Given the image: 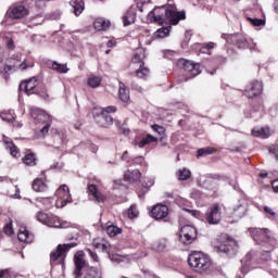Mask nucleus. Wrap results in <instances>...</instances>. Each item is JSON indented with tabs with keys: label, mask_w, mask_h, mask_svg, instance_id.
I'll return each instance as SVG.
<instances>
[{
	"label": "nucleus",
	"mask_w": 278,
	"mask_h": 278,
	"mask_svg": "<svg viewBox=\"0 0 278 278\" xmlns=\"http://www.w3.org/2000/svg\"><path fill=\"white\" fill-rule=\"evenodd\" d=\"M247 214V207L239 205L238 208H233V213L229 215V218H233L236 216L237 218H242Z\"/></svg>",
	"instance_id": "72a5a7b5"
},
{
	"label": "nucleus",
	"mask_w": 278,
	"mask_h": 278,
	"mask_svg": "<svg viewBox=\"0 0 278 278\" xmlns=\"http://www.w3.org/2000/svg\"><path fill=\"white\" fill-rule=\"evenodd\" d=\"M97 123H99L100 127H110L114 119L110 115H99L97 116Z\"/></svg>",
	"instance_id": "bb28decb"
},
{
	"label": "nucleus",
	"mask_w": 278,
	"mask_h": 278,
	"mask_svg": "<svg viewBox=\"0 0 278 278\" xmlns=\"http://www.w3.org/2000/svg\"><path fill=\"white\" fill-rule=\"evenodd\" d=\"M269 153H271L273 157H275V160H278V150H270L269 149Z\"/></svg>",
	"instance_id": "6e6d98bb"
},
{
	"label": "nucleus",
	"mask_w": 278,
	"mask_h": 278,
	"mask_svg": "<svg viewBox=\"0 0 278 278\" xmlns=\"http://www.w3.org/2000/svg\"><path fill=\"white\" fill-rule=\"evenodd\" d=\"M205 220L208 225H218L223 220V211L218 204H214L211 211L206 213Z\"/></svg>",
	"instance_id": "6e6552de"
},
{
	"label": "nucleus",
	"mask_w": 278,
	"mask_h": 278,
	"mask_svg": "<svg viewBox=\"0 0 278 278\" xmlns=\"http://www.w3.org/2000/svg\"><path fill=\"white\" fill-rule=\"evenodd\" d=\"M33 190L35 192H47V182L40 178L35 179L33 181Z\"/></svg>",
	"instance_id": "a878e982"
},
{
	"label": "nucleus",
	"mask_w": 278,
	"mask_h": 278,
	"mask_svg": "<svg viewBox=\"0 0 278 278\" xmlns=\"http://www.w3.org/2000/svg\"><path fill=\"white\" fill-rule=\"evenodd\" d=\"M20 242H25L26 244H31L34 242V235L27 230L26 227H21L17 235Z\"/></svg>",
	"instance_id": "a211bd4d"
},
{
	"label": "nucleus",
	"mask_w": 278,
	"mask_h": 278,
	"mask_svg": "<svg viewBox=\"0 0 278 278\" xmlns=\"http://www.w3.org/2000/svg\"><path fill=\"white\" fill-rule=\"evenodd\" d=\"M126 177L129 179V181H138V179H140V170L135 169L131 172H128V174H126Z\"/></svg>",
	"instance_id": "79ce46f5"
},
{
	"label": "nucleus",
	"mask_w": 278,
	"mask_h": 278,
	"mask_svg": "<svg viewBox=\"0 0 278 278\" xmlns=\"http://www.w3.org/2000/svg\"><path fill=\"white\" fill-rule=\"evenodd\" d=\"M37 220L42 223V225H47V227H52L54 229H68V227H73L71 222L64 220L56 215H48L46 213H37Z\"/></svg>",
	"instance_id": "f03ea898"
},
{
	"label": "nucleus",
	"mask_w": 278,
	"mask_h": 278,
	"mask_svg": "<svg viewBox=\"0 0 278 278\" xmlns=\"http://www.w3.org/2000/svg\"><path fill=\"white\" fill-rule=\"evenodd\" d=\"M47 1L48 0H35V5L39 10H42V8H45V5H47Z\"/></svg>",
	"instance_id": "09e8293b"
},
{
	"label": "nucleus",
	"mask_w": 278,
	"mask_h": 278,
	"mask_svg": "<svg viewBox=\"0 0 278 278\" xmlns=\"http://www.w3.org/2000/svg\"><path fill=\"white\" fill-rule=\"evenodd\" d=\"M169 34H170V27H163V28H159L154 33V37L155 38H167V36H169Z\"/></svg>",
	"instance_id": "c9c22d12"
},
{
	"label": "nucleus",
	"mask_w": 278,
	"mask_h": 278,
	"mask_svg": "<svg viewBox=\"0 0 278 278\" xmlns=\"http://www.w3.org/2000/svg\"><path fill=\"white\" fill-rule=\"evenodd\" d=\"M70 5L73 8L76 16H79V14L85 10L84 0H71Z\"/></svg>",
	"instance_id": "4be33fe9"
},
{
	"label": "nucleus",
	"mask_w": 278,
	"mask_h": 278,
	"mask_svg": "<svg viewBox=\"0 0 278 278\" xmlns=\"http://www.w3.org/2000/svg\"><path fill=\"white\" fill-rule=\"evenodd\" d=\"M249 21L252 25H254V27H262V25H266V22H264V20L261 18L249 17Z\"/></svg>",
	"instance_id": "c03bdc74"
},
{
	"label": "nucleus",
	"mask_w": 278,
	"mask_h": 278,
	"mask_svg": "<svg viewBox=\"0 0 278 278\" xmlns=\"http://www.w3.org/2000/svg\"><path fill=\"white\" fill-rule=\"evenodd\" d=\"M264 210H265L266 214H269V216H273V217L277 216V213H275V212L273 211V208H270V207H268V206H265Z\"/></svg>",
	"instance_id": "603ef678"
},
{
	"label": "nucleus",
	"mask_w": 278,
	"mask_h": 278,
	"mask_svg": "<svg viewBox=\"0 0 278 278\" xmlns=\"http://www.w3.org/2000/svg\"><path fill=\"white\" fill-rule=\"evenodd\" d=\"M151 129H153V131H156V134L161 136V140H164V138H166V128H164L163 126L154 124L151 126Z\"/></svg>",
	"instance_id": "ea45409f"
},
{
	"label": "nucleus",
	"mask_w": 278,
	"mask_h": 278,
	"mask_svg": "<svg viewBox=\"0 0 278 278\" xmlns=\"http://www.w3.org/2000/svg\"><path fill=\"white\" fill-rule=\"evenodd\" d=\"M88 253L91 255L94 262H99V256L97 255V253L92 252V250H88Z\"/></svg>",
	"instance_id": "864d4df0"
},
{
	"label": "nucleus",
	"mask_w": 278,
	"mask_h": 278,
	"mask_svg": "<svg viewBox=\"0 0 278 278\" xmlns=\"http://www.w3.org/2000/svg\"><path fill=\"white\" fill-rule=\"evenodd\" d=\"M23 162L26 166H36V156H34V154H26Z\"/></svg>",
	"instance_id": "a19ab883"
},
{
	"label": "nucleus",
	"mask_w": 278,
	"mask_h": 278,
	"mask_svg": "<svg viewBox=\"0 0 278 278\" xmlns=\"http://www.w3.org/2000/svg\"><path fill=\"white\" fill-rule=\"evenodd\" d=\"M1 51H3V49L0 48V53H1Z\"/></svg>",
	"instance_id": "338daca9"
},
{
	"label": "nucleus",
	"mask_w": 278,
	"mask_h": 278,
	"mask_svg": "<svg viewBox=\"0 0 278 278\" xmlns=\"http://www.w3.org/2000/svg\"><path fill=\"white\" fill-rule=\"evenodd\" d=\"M212 153H216V149L215 148H202L200 150H198V154L197 157H203V155H212Z\"/></svg>",
	"instance_id": "58836bf2"
},
{
	"label": "nucleus",
	"mask_w": 278,
	"mask_h": 278,
	"mask_svg": "<svg viewBox=\"0 0 278 278\" xmlns=\"http://www.w3.org/2000/svg\"><path fill=\"white\" fill-rule=\"evenodd\" d=\"M114 112H116V109L114 106H106L104 109L96 108L93 110V115L94 116H99V115L108 116V114H114Z\"/></svg>",
	"instance_id": "cd10ccee"
},
{
	"label": "nucleus",
	"mask_w": 278,
	"mask_h": 278,
	"mask_svg": "<svg viewBox=\"0 0 278 278\" xmlns=\"http://www.w3.org/2000/svg\"><path fill=\"white\" fill-rule=\"evenodd\" d=\"M20 62H21L20 59H17V60L16 59H10L9 64H11V65L4 66V72L10 73V71L12 68H22V71H25V68H27V65L18 64Z\"/></svg>",
	"instance_id": "b1692460"
},
{
	"label": "nucleus",
	"mask_w": 278,
	"mask_h": 278,
	"mask_svg": "<svg viewBox=\"0 0 278 278\" xmlns=\"http://www.w3.org/2000/svg\"><path fill=\"white\" fill-rule=\"evenodd\" d=\"M238 247V243L232 238H226L219 242L217 250L219 253H229Z\"/></svg>",
	"instance_id": "ddd939ff"
},
{
	"label": "nucleus",
	"mask_w": 278,
	"mask_h": 278,
	"mask_svg": "<svg viewBox=\"0 0 278 278\" xmlns=\"http://www.w3.org/2000/svg\"><path fill=\"white\" fill-rule=\"evenodd\" d=\"M74 262L76 266L74 275L76 276V278H79L81 277V268L86 266V254H84L83 252L76 253L74 256Z\"/></svg>",
	"instance_id": "4468645a"
},
{
	"label": "nucleus",
	"mask_w": 278,
	"mask_h": 278,
	"mask_svg": "<svg viewBox=\"0 0 278 278\" xmlns=\"http://www.w3.org/2000/svg\"><path fill=\"white\" fill-rule=\"evenodd\" d=\"M178 179L179 181H187V179H190L192 177V172H190V169L188 168H181L178 169Z\"/></svg>",
	"instance_id": "7c9ffc66"
},
{
	"label": "nucleus",
	"mask_w": 278,
	"mask_h": 278,
	"mask_svg": "<svg viewBox=\"0 0 278 278\" xmlns=\"http://www.w3.org/2000/svg\"><path fill=\"white\" fill-rule=\"evenodd\" d=\"M106 233L110 236V238H116V236H119V233H123V229L118 228V226L111 225L106 227Z\"/></svg>",
	"instance_id": "2f4dec72"
},
{
	"label": "nucleus",
	"mask_w": 278,
	"mask_h": 278,
	"mask_svg": "<svg viewBox=\"0 0 278 278\" xmlns=\"http://www.w3.org/2000/svg\"><path fill=\"white\" fill-rule=\"evenodd\" d=\"M255 4H256V5L258 4L257 0H255Z\"/></svg>",
	"instance_id": "69168bd1"
},
{
	"label": "nucleus",
	"mask_w": 278,
	"mask_h": 278,
	"mask_svg": "<svg viewBox=\"0 0 278 278\" xmlns=\"http://www.w3.org/2000/svg\"><path fill=\"white\" fill-rule=\"evenodd\" d=\"M132 64H137L139 68L136 72L137 77L139 79H144L149 77V68L144 67V62L140 59V55L136 54L132 59Z\"/></svg>",
	"instance_id": "f8f14e48"
},
{
	"label": "nucleus",
	"mask_w": 278,
	"mask_h": 278,
	"mask_svg": "<svg viewBox=\"0 0 278 278\" xmlns=\"http://www.w3.org/2000/svg\"><path fill=\"white\" fill-rule=\"evenodd\" d=\"M214 46H215L214 42H208V43L206 45V48H207V49H214Z\"/></svg>",
	"instance_id": "13d9d810"
},
{
	"label": "nucleus",
	"mask_w": 278,
	"mask_h": 278,
	"mask_svg": "<svg viewBox=\"0 0 278 278\" xmlns=\"http://www.w3.org/2000/svg\"><path fill=\"white\" fill-rule=\"evenodd\" d=\"M101 77L99 76H90L88 78V86H90V88H99V86H101Z\"/></svg>",
	"instance_id": "4c0bfd02"
},
{
	"label": "nucleus",
	"mask_w": 278,
	"mask_h": 278,
	"mask_svg": "<svg viewBox=\"0 0 278 278\" xmlns=\"http://www.w3.org/2000/svg\"><path fill=\"white\" fill-rule=\"evenodd\" d=\"M73 247H75V243L59 244L56 249L51 252L50 262H56V264H64V260L66 258V251L73 249Z\"/></svg>",
	"instance_id": "39448f33"
},
{
	"label": "nucleus",
	"mask_w": 278,
	"mask_h": 278,
	"mask_svg": "<svg viewBox=\"0 0 278 278\" xmlns=\"http://www.w3.org/2000/svg\"><path fill=\"white\" fill-rule=\"evenodd\" d=\"M119 99L124 102L129 100V89L125 85H119Z\"/></svg>",
	"instance_id": "f704fd0d"
},
{
	"label": "nucleus",
	"mask_w": 278,
	"mask_h": 278,
	"mask_svg": "<svg viewBox=\"0 0 278 278\" xmlns=\"http://www.w3.org/2000/svg\"><path fill=\"white\" fill-rule=\"evenodd\" d=\"M271 188L274 192H278V179L271 182Z\"/></svg>",
	"instance_id": "5fc2aeb1"
},
{
	"label": "nucleus",
	"mask_w": 278,
	"mask_h": 278,
	"mask_svg": "<svg viewBox=\"0 0 278 278\" xmlns=\"http://www.w3.org/2000/svg\"><path fill=\"white\" fill-rule=\"evenodd\" d=\"M138 10H140V12H142V8H144V5L151 3V0H135Z\"/></svg>",
	"instance_id": "49530a36"
},
{
	"label": "nucleus",
	"mask_w": 278,
	"mask_h": 278,
	"mask_svg": "<svg viewBox=\"0 0 278 278\" xmlns=\"http://www.w3.org/2000/svg\"><path fill=\"white\" fill-rule=\"evenodd\" d=\"M151 142H157V138L152 135H147V137L142 138L141 140L135 139L132 144H135V147H139V149H143V147L151 144Z\"/></svg>",
	"instance_id": "6ab92c4d"
},
{
	"label": "nucleus",
	"mask_w": 278,
	"mask_h": 278,
	"mask_svg": "<svg viewBox=\"0 0 278 278\" xmlns=\"http://www.w3.org/2000/svg\"><path fill=\"white\" fill-rule=\"evenodd\" d=\"M42 99H49V93L47 92V88H43L41 91H37Z\"/></svg>",
	"instance_id": "3c124183"
},
{
	"label": "nucleus",
	"mask_w": 278,
	"mask_h": 278,
	"mask_svg": "<svg viewBox=\"0 0 278 278\" xmlns=\"http://www.w3.org/2000/svg\"><path fill=\"white\" fill-rule=\"evenodd\" d=\"M114 45H116L114 41H109V47H114Z\"/></svg>",
	"instance_id": "680f3d73"
},
{
	"label": "nucleus",
	"mask_w": 278,
	"mask_h": 278,
	"mask_svg": "<svg viewBox=\"0 0 278 278\" xmlns=\"http://www.w3.org/2000/svg\"><path fill=\"white\" fill-rule=\"evenodd\" d=\"M179 65L182 66V68H185L187 73H190L191 77H197V75H201V65L199 63L182 59L179 61Z\"/></svg>",
	"instance_id": "9d476101"
},
{
	"label": "nucleus",
	"mask_w": 278,
	"mask_h": 278,
	"mask_svg": "<svg viewBox=\"0 0 278 278\" xmlns=\"http://www.w3.org/2000/svg\"><path fill=\"white\" fill-rule=\"evenodd\" d=\"M30 115L38 125H43L40 129V134H42V136H45V134H49L51 116L40 109H33Z\"/></svg>",
	"instance_id": "7ed1b4c3"
},
{
	"label": "nucleus",
	"mask_w": 278,
	"mask_h": 278,
	"mask_svg": "<svg viewBox=\"0 0 278 278\" xmlns=\"http://www.w3.org/2000/svg\"><path fill=\"white\" fill-rule=\"evenodd\" d=\"M262 83L254 80L245 89L244 94L248 99H255L262 94Z\"/></svg>",
	"instance_id": "9b49d317"
},
{
	"label": "nucleus",
	"mask_w": 278,
	"mask_h": 278,
	"mask_svg": "<svg viewBox=\"0 0 278 278\" xmlns=\"http://www.w3.org/2000/svg\"><path fill=\"white\" fill-rule=\"evenodd\" d=\"M179 240L182 244H192V242L197 240V228L190 225L182 226Z\"/></svg>",
	"instance_id": "0eeeda50"
},
{
	"label": "nucleus",
	"mask_w": 278,
	"mask_h": 278,
	"mask_svg": "<svg viewBox=\"0 0 278 278\" xmlns=\"http://www.w3.org/2000/svg\"><path fill=\"white\" fill-rule=\"evenodd\" d=\"M121 131H122V134L127 136V134H129V128H121Z\"/></svg>",
	"instance_id": "4d7b16f0"
},
{
	"label": "nucleus",
	"mask_w": 278,
	"mask_h": 278,
	"mask_svg": "<svg viewBox=\"0 0 278 278\" xmlns=\"http://www.w3.org/2000/svg\"><path fill=\"white\" fill-rule=\"evenodd\" d=\"M93 27L97 29V31H105V29L110 27V21L98 17L93 23Z\"/></svg>",
	"instance_id": "393cba45"
},
{
	"label": "nucleus",
	"mask_w": 278,
	"mask_h": 278,
	"mask_svg": "<svg viewBox=\"0 0 278 278\" xmlns=\"http://www.w3.org/2000/svg\"><path fill=\"white\" fill-rule=\"evenodd\" d=\"M89 192H90V194H92V197H94V199H96V201H98V203L105 201V197H103V194H101V192L99 191V189L97 188L96 185H89Z\"/></svg>",
	"instance_id": "c85d7f7f"
},
{
	"label": "nucleus",
	"mask_w": 278,
	"mask_h": 278,
	"mask_svg": "<svg viewBox=\"0 0 278 278\" xmlns=\"http://www.w3.org/2000/svg\"><path fill=\"white\" fill-rule=\"evenodd\" d=\"M8 15L13 20V21H18L21 18H26V16H29V9H27L23 4H17L14 7H11L8 10Z\"/></svg>",
	"instance_id": "1a4fd4ad"
},
{
	"label": "nucleus",
	"mask_w": 278,
	"mask_h": 278,
	"mask_svg": "<svg viewBox=\"0 0 278 278\" xmlns=\"http://www.w3.org/2000/svg\"><path fill=\"white\" fill-rule=\"evenodd\" d=\"M38 87V78L33 77L21 84L20 88L25 90L26 94H34L36 88Z\"/></svg>",
	"instance_id": "dca6fc26"
},
{
	"label": "nucleus",
	"mask_w": 278,
	"mask_h": 278,
	"mask_svg": "<svg viewBox=\"0 0 278 278\" xmlns=\"http://www.w3.org/2000/svg\"><path fill=\"white\" fill-rule=\"evenodd\" d=\"M93 247L100 249V251H108L110 249V243L105 239L94 240Z\"/></svg>",
	"instance_id": "473e14b6"
},
{
	"label": "nucleus",
	"mask_w": 278,
	"mask_h": 278,
	"mask_svg": "<svg viewBox=\"0 0 278 278\" xmlns=\"http://www.w3.org/2000/svg\"><path fill=\"white\" fill-rule=\"evenodd\" d=\"M128 216L129 218H136L138 216V208L136 207V205H131L128 208Z\"/></svg>",
	"instance_id": "a18cd8bd"
},
{
	"label": "nucleus",
	"mask_w": 278,
	"mask_h": 278,
	"mask_svg": "<svg viewBox=\"0 0 278 278\" xmlns=\"http://www.w3.org/2000/svg\"><path fill=\"white\" fill-rule=\"evenodd\" d=\"M58 200L55 206L62 210L66 207L67 203H73V197H71V189L66 185H62L55 192Z\"/></svg>",
	"instance_id": "20e7f679"
},
{
	"label": "nucleus",
	"mask_w": 278,
	"mask_h": 278,
	"mask_svg": "<svg viewBox=\"0 0 278 278\" xmlns=\"http://www.w3.org/2000/svg\"><path fill=\"white\" fill-rule=\"evenodd\" d=\"M193 216H199V212L198 211H192Z\"/></svg>",
	"instance_id": "e2e57ef3"
},
{
	"label": "nucleus",
	"mask_w": 278,
	"mask_h": 278,
	"mask_svg": "<svg viewBox=\"0 0 278 278\" xmlns=\"http://www.w3.org/2000/svg\"><path fill=\"white\" fill-rule=\"evenodd\" d=\"M15 199H21V195L18 193H16Z\"/></svg>",
	"instance_id": "0e129e2a"
},
{
	"label": "nucleus",
	"mask_w": 278,
	"mask_h": 278,
	"mask_svg": "<svg viewBox=\"0 0 278 278\" xmlns=\"http://www.w3.org/2000/svg\"><path fill=\"white\" fill-rule=\"evenodd\" d=\"M164 14V8L156 7L153 11L148 14V18L152 21V23H159V25H164V18L162 15Z\"/></svg>",
	"instance_id": "f3484780"
},
{
	"label": "nucleus",
	"mask_w": 278,
	"mask_h": 278,
	"mask_svg": "<svg viewBox=\"0 0 278 278\" xmlns=\"http://www.w3.org/2000/svg\"><path fill=\"white\" fill-rule=\"evenodd\" d=\"M5 273H8V270H0V278H3Z\"/></svg>",
	"instance_id": "052dcab7"
},
{
	"label": "nucleus",
	"mask_w": 278,
	"mask_h": 278,
	"mask_svg": "<svg viewBox=\"0 0 278 278\" xmlns=\"http://www.w3.org/2000/svg\"><path fill=\"white\" fill-rule=\"evenodd\" d=\"M263 177H266V175H263Z\"/></svg>",
	"instance_id": "774afa93"
},
{
	"label": "nucleus",
	"mask_w": 278,
	"mask_h": 278,
	"mask_svg": "<svg viewBox=\"0 0 278 278\" xmlns=\"http://www.w3.org/2000/svg\"><path fill=\"white\" fill-rule=\"evenodd\" d=\"M188 262L195 273H207L212 268V258L203 252H193L190 254Z\"/></svg>",
	"instance_id": "f257e3e1"
},
{
	"label": "nucleus",
	"mask_w": 278,
	"mask_h": 278,
	"mask_svg": "<svg viewBox=\"0 0 278 278\" xmlns=\"http://www.w3.org/2000/svg\"><path fill=\"white\" fill-rule=\"evenodd\" d=\"M4 233L7 236H14V228H12V224H7L4 227Z\"/></svg>",
	"instance_id": "de8ad7c7"
},
{
	"label": "nucleus",
	"mask_w": 278,
	"mask_h": 278,
	"mask_svg": "<svg viewBox=\"0 0 278 278\" xmlns=\"http://www.w3.org/2000/svg\"><path fill=\"white\" fill-rule=\"evenodd\" d=\"M252 238L256 242H262V240H266V238H268V230L260 229V228H253L252 229Z\"/></svg>",
	"instance_id": "aec40b11"
},
{
	"label": "nucleus",
	"mask_w": 278,
	"mask_h": 278,
	"mask_svg": "<svg viewBox=\"0 0 278 278\" xmlns=\"http://www.w3.org/2000/svg\"><path fill=\"white\" fill-rule=\"evenodd\" d=\"M51 68L52 71H55L56 73H61V74H66L71 71L67 64L58 63L56 61L52 63Z\"/></svg>",
	"instance_id": "c756f323"
},
{
	"label": "nucleus",
	"mask_w": 278,
	"mask_h": 278,
	"mask_svg": "<svg viewBox=\"0 0 278 278\" xmlns=\"http://www.w3.org/2000/svg\"><path fill=\"white\" fill-rule=\"evenodd\" d=\"M132 23H136V8L130 7V9L124 15V25H132Z\"/></svg>",
	"instance_id": "412c9836"
},
{
	"label": "nucleus",
	"mask_w": 278,
	"mask_h": 278,
	"mask_svg": "<svg viewBox=\"0 0 278 278\" xmlns=\"http://www.w3.org/2000/svg\"><path fill=\"white\" fill-rule=\"evenodd\" d=\"M5 45H7L8 49H14V40H12V38L7 37Z\"/></svg>",
	"instance_id": "8fccbe9b"
},
{
	"label": "nucleus",
	"mask_w": 278,
	"mask_h": 278,
	"mask_svg": "<svg viewBox=\"0 0 278 278\" xmlns=\"http://www.w3.org/2000/svg\"><path fill=\"white\" fill-rule=\"evenodd\" d=\"M14 127H23V124L21 122H14Z\"/></svg>",
	"instance_id": "bf43d9fd"
},
{
	"label": "nucleus",
	"mask_w": 278,
	"mask_h": 278,
	"mask_svg": "<svg viewBox=\"0 0 278 278\" xmlns=\"http://www.w3.org/2000/svg\"><path fill=\"white\" fill-rule=\"evenodd\" d=\"M0 116L2 121H5L7 123H12L14 121V113L2 112Z\"/></svg>",
	"instance_id": "37998d69"
},
{
	"label": "nucleus",
	"mask_w": 278,
	"mask_h": 278,
	"mask_svg": "<svg viewBox=\"0 0 278 278\" xmlns=\"http://www.w3.org/2000/svg\"><path fill=\"white\" fill-rule=\"evenodd\" d=\"M151 214L155 220H162V218L168 216V207L166 205L157 204L152 208Z\"/></svg>",
	"instance_id": "2eb2a0df"
},
{
	"label": "nucleus",
	"mask_w": 278,
	"mask_h": 278,
	"mask_svg": "<svg viewBox=\"0 0 278 278\" xmlns=\"http://www.w3.org/2000/svg\"><path fill=\"white\" fill-rule=\"evenodd\" d=\"M165 16L170 25H178L180 21H186V12L177 11V7L170 4L165 10Z\"/></svg>",
	"instance_id": "423d86ee"
},
{
	"label": "nucleus",
	"mask_w": 278,
	"mask_h": 278,
	"mask_svg": "<svg viewBox=\"0 0 278 278\" xmlns=\"http://www.w3.org/2000/svg\"><path fill=\"white\" fill-rule=\"evenodd\" d=\"M3 141L7 144V149H9L11 151V155L13 157H16L18 151L16 150V146L14 143H12V141L8 140V137H3Z\"/></svg>",
	"instance_id": "e433bc0d"
},
{
	"label": "nucleus",
	"mask_w": 278,
	"mask_h": 278,
	"mask_svg": "<svg viewBox=\"0 0 278 278\" xmlns=\"http://www.w3.org/2000/svg\"><path fill=\"white\" fill-rule=\"evenodd\" d=\"M252 136H254L255 138H270V128L268 127H264V128H254L252 129Z\"/></svg>",
	"instance_id": "5701e85b"
}]
</instances>
